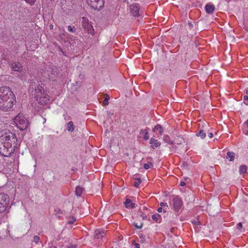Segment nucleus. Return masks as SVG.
<instances>
[{
	"label": "nucleus",
	"instance_id": "f257e3e1",
	"mask_svg": "<svg viewBox=\"0 0 248 248\" xmlns=\"http://www.w3.org/2000/svg\"><path fill=\"white\" fill-rule=\"evenodd\" d=\"M20 144L16 134L8 131L0 136V154L10 157L18 149Z\"/></svg>",
	"mask_w": 248,
	"mask_h": 248
},
{
	"label": "nucleus",
	"instance_id": "f03ea898",
	"mask_svg": "<svg viewBox=\"0 0 248 248\" xmlns=\"http://www.w3.org/2000/svg\"><path fill=\"white\" fill-rule=\"evenodd\" d=\"M16 102L15 94L8 86L0 87V110L4 112L10 111Z\"/></svg>",
	"mask_w": 248,
	"mask_h": 248
},
{
	"label": "nucleus",
	"instance_id": "7ed1b4c3",
	"mask_svg": "<svg viewBox=\"0 0 248 248\" xmlns=\"http://www.w3.org/2000/svg\"><path fill=\"white\" fill-rule=\"evenodd\" d=\"M17 127L21 130H25L29 125V122L22 113H19L15 118Z\"/></svg>",
	"mask_w": 248,
	"mask_h": 248
},
{
	"label": "nucleus",
	"instance_id": "20e7f679",
	"mask_svg": "<svg viewBox=\"0 0 248 248\" xmlns=\"http://www.w3.org/2000/svg\"><path fill=\"white\" fill-rule=\"evenodd\" d=\"M9 202V196L5 193H0V213H2L5 210Z\"/></svg>",
	"mask_w": 248,
	"mask_h": 248
},
{
	"label": "nucleus",
	"instance_id": "39448f33",
	"mask_svg": "<svg viewBox=\"0 0 248 248\" xmlns=\"http://www.w3.org/2000/svg\"><path fill=\"white\" fill-rule=\"evenodd\" d=\"M87 2L93 9L101 10L104 5V0H87Z\"/></svg>",
	"mask_w": 248,
	"mask_h": 248
},
{
	"label": "nucleus",
	"instance_id": "423d86ee",
	"mask_svg": "<svg viewBox=\"0 0 248 248\" xmlns=\"http://www.w3.org/2000/svg\"><path fill=\"white\" fill-rule=\"evenodd\" d=\"M82 26L84 31L88 33L93 34L94 29L93 26L89 22L88 19L86 17H82Z\"/></svg>",
	"mask_w": 248,
	"mask_h": 248
},
{
	"label": "nucleus",
	"instance_id": "0eeeda50",
	"mask_svg": "<svg viewBox=\"0 0 248 248\" xmlns=\"http://www.w3.org/2000/svg\"><path fill=\"white\" fill-rule=\"evenodd\" d=\"M172 205L174 210L178 211L183 205V202L178 196H175L172 200Z\"/></svg>",
	"mask_w": 248,
	"mask_h": 248
},
{
	"label": "nucleus",
	"instance_id": "6e6552de",
	"mask_svg": "<svg viewBox=\"0 0 248 248\" xmlns=\"http://www.w3.org/2000/svg\"><path fill=\"white\" fill-rule=\"evenodd\" d=\"M48 95L45 93L44 90L41 86L38 85L37 87L35 88V98L38 100L39 98H42L43 96Z\"/></svg>",
	"mask_w": 248,
	"mask_h": 248
},
{
	"label": "nucleus",
	"instance_id": "1a4fd4ad",
	"mask_svg": "<svg viewBox=\"0 0 248 248\" xmlns=\"http://www.w3.org/2000/svg\"><path fill=\"white\" fill-rule=\"evenodd\" d=\"M220 206L219 204L215 206H212L210 205L208 207V211L209 212V215L212 217H215L218 215V212L220 211Z\"/></svg>",
	"mask_w": 248,
	"mask_h": 248
},
{
	"label": "nucleus",
	"instance_id": "9d476101",
	"mask_svg": "<svg viewBox=\"0 0 248 248\" xmlns=\"http://www.w3.org/2000/svg\"><path fill=\"white\" fill-rule=\"evenodd\" d=\"M139 9L140 8L137 4H132L130 6V12L134 16H140Z\"/></svg>",
	"mask_w": 248,
	"mask_h": 248
},
{
	"label": "nucleus",
	"instance_id": "9b49d317",
	"mask_svg": "<svg viewBox=\"0 0 248 248\" xmlns=\"http://www.w3.org/2000/svg\"><path fill=\"white\" fill-rule=\"evenodd\" d=\"M105 235V231L101 229L95 231L94 236L96 239L103 238Z\"/></svg>",
	"mask_w": 248,
	"mask_h": 248
},
{
	"label": "nucleus",
	"instance_id": "f8f14e48",
	"mask_svg": "<svg viewBox=\"0 0 248 248\" xmlns=\"http://www.w3.org/2000/svg\"><path fill=\"white\" fill-rule=\"evenodd\" d=\"M11 68L15 71L20 72L22 71V65L19 62H13L11 65Z\"/></svg>",
	"mask_w": 248,
	"mask_h": 248
},
{
	"label": "nucleus",
	"instance_id": "ddd939ff",
	"mask_svg": "<svg viewBox=\"0 0 248 248\" xmlns=\"http://www.w3.org/2000/svg\"><path fill=\"white\" fill-rule=\"evenodd\" d=\"M48 95L43 96L42 98H39L38 100H36V101L38 102L39 104L42 105H45L48 103Z\"/></svg>",
	"mask_w": 248,
	"mask_h": 248
},
{
	"label": "nucleus",
	"instance_id": "4468645a",
	"mask_svg": "<svg viewBox=\"0 0 248 248\" xmlns=\"http://www.w3.org/2000/svg\"><path fill=\"white\" fill-rule=\"evenodd\" d=\"M150 143L152 144L151 145V147L154 149H155V148L158 147L161 144L160 142H158L157 140H156L153 138H152L150 139Z\"/></svg>",
	"mask_w": 248,
	"mask_h": 248
},
{
	"label": "nucleus",
	"instance_id": "2eb2a0df",
	"mask_svg": "<svg viewBox=\"0 0 248 248\" xmlns=\"http://www.w3.org/2000/svg\"><path fill=\"white\" fill-rule=\"evenodd\" d=\"M125 207L126 208H133L135 207V204L132 202L131 200L129 199H126L125 202H124Z\"/></svg>",
	"mask_w": 248,
	"mask_h": 248
},
{
	"label": "nucleus",
	"instance_id": "dca6fc26",
	"mask_svg": "<svg viewBox=\"0 0 248 248\" xmlns=\"http://www.w3.org/2000/svg\"><path fill=\"white\" fill-rule=\"evenodd\" d=\"M205 9L208 14H212L215 11V7L214 5L208 3L206 5Z\"/></svg>",
	"mask_w": 248,
	"mask_h": 248
},
{
	"label": "nucleus",
	"instance_id": "f3484780",
	"mask_svg": "<svg viewBox=\"0 0 248 248\" xmlns=\"http://www.w3.org/2000/svg\"><path fill=\"white\" fill-rule=\"evenodd\" d=\"M47 75L49 78H53L56 76V72L52 68H49L47 70Z\"/></svg>",
	"mask_w": 248,
	"mask_h": 248
},
{
	"label": "nucleus",
	"instance_id": "a211bd4d",
	"mask_svg": "<svg viewBox=\"0 0 248 248\" xmlns=\"http://www.w3.org/2000/svg\"><path fill=\"white\" fill-rule=\"evenodd\" d=\"M75 126L72 121H70L67 124V130L68 131L73 132L74 130Z\"/></svg>",
	"mask_w": 248,
	"mask_h": 248
},
{
	"label": "nucleus",
	"instance_id": "6ab92c4d",
	"mask_svg": "<svg viewBox=\"0 0 248 248\" xmlns=\"http://www.w3.org/2000/svg\"><path fill=\"white\" fill-rule=\"evenodd\" d=\"M156 215L158 216V217H160V215L159 214H158L157 213L153 214L151 212L149 213L147 215L145 213H142V215H141L140 216L141 217H147V216H148V217H156Z\"/></svg>",
	"mask_w": 248,
	"mask_h": 248
},
{
	"label": "nucleus",
	"instance_id": "aec40b11",
	"mask_svg": "<svg viewBox=\"0 0 248 248\" xmlns=\"http://www.w3.org/2000/svg\"><path fill=\"white\" fill-rule=\"evenodd\" d=\"M140 134L143 136V139L145 140L149 138L147 129H142L140 131Z\"/></svg>",
	"mask_w": 248,
	"mask_h": 248
},
{
	"label": "nucleus",
	"instance_id": "412c9836",
	"mask_svg": "<svg viewBox=\"0 0 248 248\" xmlns=\"http://www.w3.org/2000/svg\"><path fill=\"white\" fill-rule=\"evenodd\" d=\"M84 190V188L80 187V186H77L76 188V194L78 196H80Z\"/></svg>",
	"mask_w": 248,
	"mask_h": 248
},
{
	"label": "nucleus",
	"instance_id": "4be33fe9",
	"mask_svg": "<svg viewBox=\"0 0 248 248\" xmlns=\"http://www.w3.org/2000/svg\"><path fill=\"white\" fill-rule=\"evenodd\" d=\"M247 166L246 165H241L239 167V172L241 174L247 173Z\"/></svg>",
	"mask_w": 248,
	"mask_h": 248
},
{
	"label": "nucleus",
	"instance_id": "5701e85b",
	"mask_svg": "<svg viewBox=\"0 0 248 248\" xmlns=\"http://www.w3.org/2000/svg\"><path fill=\"white\" fill-rule=\"evenodd\" d=\"M235 154L232 152H228L227 153L226 158H228L230 157V161H232L234 160Z\"/></svg>",
	"mask_w": 248,
	"mask_h": 248
},
{
	"label": "nucleus",
	"instance_id": "b1692460",
	"mask_svg": "<svg viewBox=\"0 0 248 248\" xmlns=\"http://www.w3.org/2000/svg\"><path fill=\"white\" fill-rule=\"evenodd\" d=\"M196 136L201 137L202 139H203L206 137V134L203 132V130H200V131L196 134Z\"/></svg>",
	"mask_w": 248,
	"mask_h": 248
},
{
	"label": "nucleus",
	"instance_id": "393cba45",
	"mask_svg": "<svg viewBox=\"0 0 248 248\" xmlns=\"http://www.w3.org/2000/svg\"><path fill=\"white\" fill-rule=\"evenodd\" d=\"M163 140L166 143H169L170 144H173V141L170 140V137L168 136H167V135L165 136L164 137Z\"/></svg>",
	"mask_w": 248,
	"mask_h": 248
},
{
	"label": "nucleus",
	"instance_id": "a878e982",
	"mask_svg": "<svg viewBox=\"0 0 248 248\" xmlns=\"http://www.w3.org/2000/svg\"><path fill=\"white\" fill-rule=\"evenodd\" d=\"M175 141L177 144H181L183 142L185 143L184 139L180 136H178L176 138Z\"/></svg>",
	"mask_w": 248,
	"mask_h": 248
},
{
	"label": "nucleus",
	"instance_id": "bb28decb",
	"mask_svg": "<svg viewBox=\"0 0 248 248\" xmlns=\"http://www.w3.org/2000/svg\"><path fill=\"white\" fill-rule=\"evenodd\" d=\"M104 97L105 100L103 102V105L104 106H106L108 104V100L109 99V96L108 94L106 93L104 94Z\"/></svg>",
	"mask_w": 248,
	"mask_h": 248
},
{
	"label": "nucleus",
	"instance_id": "cd10ccee",
	"mask_svg": "<svg viewBox=\"0 0 248 248\" xmlns=\"http://www.w3.org/2000/svg\"><path fill=\"white\" fill-rule=\"evenodd\" d=\"M158 129H160L159 130V133L160 135H162V133L163 132V131L162 130H161V126L160 124H157L156 125L155 127L153 129V131H155V130H157Z\"/></svg>",
	"mask_w": 248,
	"mask_h": 248
},
{
	"label": "nucleus",
	"instance_id": "c85d7f7f",
	"mask_svg": "<svg viewBox=\"0 0 248 248\" xmlns=\"http://www.w3.org/2000/svg\"><path fill=\"white\" fill-rule=\"evenodd\" d=\"M136 179L137 180V181L134 183V186L135 187L138 188L139 186V185L141 183V180L140 178H136Z\"/></svg>",
	"mask_w": 248,
	"mask_h": 248
},
{
	"label": "nucleus",
	"instance_id": "c756f323",
	"mask_svg": "<svg viewBox=\"0 0 248 248\" xmlns=\"http://www.w3.org/2000/svg\"><path fill=\"white\" fill-rule=\"evenodd\" d=\"M153 166V164L151 162H148V163L144 164L143 168L144 169L147 170L149 168H150L151 166Z\"/></svg>",
	"mask_w": 248,
	"mask_h": 248
},
{
	"label": "nucleus",
	"instance_id": "7c9ffc66",
	"mask_svg": "<svg viewBox=\"0 0 248 248\" xmlns=\"http://www.w3.org/2000/svg\"><path fill=\"white\" fill-rule=\"evenodd\" d=\"M191 223L194 225H199L200 221L198 219V218H194L191 221Z\"/></svg>",
	"mask_w": 248,
	"mask_h": 248
},
{
	"label": "nucleus",
	"instance_id": "2f4dec72",
	"mask_svg": "<svg viewBox=\"0 0 248 248\" xmlns=\"http://www.w3.org/2000/svg\"><path fill=\"white\" fill-rule=\"evenodd\" d=\"M68 31L69 32H74L76 31V29L74 27H72L71 26H68Z\"/></svg>",
	"mask_w": 248,
	"mask_h": 248
},
{
	"label": "nucleus",
	"instance_id": "473e14b6",
	"mask_svg": "<svg viewBox=\"0 0 248 248\" xmlns=\"http://www.w3.org/2000/svg\"><path fill=\"white\" fill-rule=\"evenodd\" d=\"M134 226L138 229H140L142 226V223L140 222L139 224L137 223L134 222Z\"/></svg>",
	"mask_w": 248,
	"mask_h": 248
},
{
	"label": "nucleus",
	"instance_id": "72a5a7b5",
	"mask_svg": "<svg viewBox=\"0 0 248 248\" xmlns=\"http://www.w3.org/2000/svg\"><path fill=\"white\" fill-rule=\"evenodd\" d=\"M162 211H163V212L164 213H166V212H167V209H166L164 208V209H163L162 207H160L158 208V209H157V211H158L159 213L161 212H162Z\"/></svg>",
	"mask_w": 248,
	"mask_h": 248
},
{
	"label": "nucleus",
	"instance_id": "f704fd0d",
	"mask_svg": "<svg viewBox=\"0 0 248 248\" xmlns=\"http://www.w3.org/2000/svg\"><path fill=\"white\" fill-rule=\"evenodd\" d=\"M39 240H40V238L38 236L36 235V236H34L33 241L35 243H37L39 242Z\"/></svg>",
	"mask_w": 248,
	"mask_h": 248
},
{
	"label": "nucleus",
	"instance_id": "c9c22d12",
	"mask_svg": "<svg viewBox=\"0 0 248 248\" xmlns=\"http://www.w3.org/2000/svg\"><path fill=\"white\" fill-rule=\"evenodd\" d=\"M27 2L29 3L31 5H32L34 3V1L35 0H25Z\"/></svg>",
	"mask_w": 248,
	"mask_h": 248
},
{
	"label": "nucleus",
	"instance_id": "e433bc0d",
	"mask_svg": "<svg viewBox=\"0 0 248 248\" xmlns=\"http://www.w3.org/2000/svg\"><path fill=\"white\" fill-rule=\"evenodd\" d=\"M188 166V163L186 161H184L183 163H182V167H183L184 168H186Z\"/></svg>",
	"mask_w": 248,
	"mask_h": 248
},
{
	"label": "nucleus",
	"instance_id": "4c0bfd02",
	"mask_svg": "<svg viewBox=\"0 0 248 248\" xmlns=\"http://www.w3.org/2000/svg\"><path fill=\"white\" fill-rule=\"evenodd\" d=\"M160 205L161 206V207H165V206L168 207V204L166 202H161L160 204Z\"/></svg>",
	"mask_w": 248,
	"mask_h": 248
},
{
	"label": "nucleus",
	"instance_id": "58836bf2",
	"mask_svg": "<svg viewBox=\"0 0 248 248\" xmlns=\"http://www.w3.org/2000/svg\"><path fill=\"white\" fill-rule=\"evenodd\" d=\"M76 221V218H72V219L68 221V224H71L74 223Z\"/></svg>",
	"mask_w": 248,
	"mask_h": 248
},
{
	"label": "nucleus",
	"instance_id": "ea45409f",
	"mask_svg": "<svg viewBox=\"0 0 248 248\" xmlns=\"http://www.w3.org/2000/svg\"><path fill=\"white\" fill-rule=\"evenodd\" d=\"M237 229L238 230H241L242 228V223H239L238 224H237Z\"/></svg>",
	"mask_w": 248,
	"mask_h": 248
},
{
	"label": "nucleus",
	"instance_id": "a19ab883",
	"mask_svg": "<svg viewBox=\"0 0 248 248\" xmlns=\"http://www.w3.org/2000/svg\"><path fill=\"white\" fill-rule=\"evenodd\" d=\"M134 248H140V244L138 243L135 244Z\"/></svg>",
	"mask_w": 248,
	"mask_h": 248
},
{
	"label": "nucleus",
	"instance_id": "79ce46f5",
	"mask_svg": "<svg viewBox=\"0 0 248 248\" xmlns=\"http://www.w3.org/2000/svg\"><path fill=\"white\" fill-rule=\"evenodd\" d=\"M185 185H186V183H185V182H184V181H181V182H180V186H185Z\"/></svg>",
	"mask_w": 248,
	"mask_h": 248
},
{
	"label": "nucleus",
	"instance_id": "37998d69",
	"mask_svg": "<svg viewBox=\"0 0 248 248\" xmlns=\"http://www.w3.org/2000/svg\"><path fill=\"white\" fill-rule=\"evenodd\" d=\"M244 126H248V120H247L243 124Z\"/></svg>",
	"mask_w": 248,
	"mask_h": 248
},
{
	"label": "nucleus",
	"instance_id": "c03bdc74",
	"mask_svg": "<svg viewBox=\"0 0 248 248\" xmlns=\"http://www.w3.org/2000/svg\"><path fill=\"white\" fill-rule=\"evenodd\" d=\"M208 136L209 138H211L213 137V134L212 133H210L208 134Z\"/></svg>",
	"mask_w": 248,
	"mask_h": 248
},
{
	"label": "nucleus",
	"instance_id": "a18cd8bd",
	"mask_svg": "<svg viewBox=\"0 0 248 248\" xmlns=\"http://www.w3.org/2000/svg\"><path fill=\"white\" fill-rule=\"evenodd\" d=\"M244 100L248 101V95H245L244 97Z\"/></svg>",
	"mask_w": 248,
	"mask_h": 248
},
{
	"label": "nucleus",
	"instance_id": "49530a36",
	"mask_svg": "<svg viewBox=\"0 0 248 248\" xmlns=\"http://www.w3.org/2000/svg\"><path fill=\"white\" fill-rule=\"evenodd\" d=\"M188 25L191 28H193V24L191 22H189Z\"/></svg>",
	"mask_w": 248,
	"mask_h": 248
},
{
	"label": "nucleus",
	"instance_id": "de8ad7c7",
	"mask_svg": "<svg viewBox=\"0 0 248 248\" xmlns=\"http://www.w3.org/2000/svg\"><path fill=\"white\" fill-rule=\"evenodd\" d=\"M69 248H76L74 246H71V247H69Z\"/></svg>",
	"mask_w": 248,
	"mask_h": 248
},
{
	"label": "nucleus",
	"instance_id": "09e8293b",
	"mask_svg": "<svg viewBox=\"0 0 248 248\" xmlns=\"http://www.w3.org/2000/svg\"><path fill=\"white\" fill-rule=\"evenodd\" d=\"M246 135H248V130L245 133Z\"/></svg>",
	"mask_w": 248,
	"mask_h": 248
},
{
	"label": "nucleus",
	"instance_id": "8fccbe9b",
	"mask_svg": "<svg viewBox=\"0 0 248 248\" xmlns=\"http://www.w3.org/2000/svg\"><path fill=\"white\" fill-rule=\"evenodd\" d=\"M153 218V219H155V220H156V221H157V217H155V218Z\"/></svg>",
	"mask_w": 248,
	"mask_h": 248
},
{
	"label": "nucleus",
	"instance_id": "3c124183",
	"mask_svg": "<svg viewBox=\"0 0 248 248\" xmlns=\"http://www.w3.org/2000/svg\"><path fill=\"white\" fill-rule=\"evenodd\" d=\"M50 29H52V28H53V26H52V25H50Z\"/></svg>",
	"mask_w": 248,
	"mask_h": 248
},
{
	"label": "nucleus",
	"instance_id": "603ef678",
	"mask_svg": "<svg viewBox=\"0 0 248 248\" xmlns=\"http://www.w3.org/2000/svg\"><path fill=\"white\" fill-rule=\"evenodd\" d=\"M246 93L248 94V90L246 91Z\"/></svg>",
	"mask_w": 248,
	"mask_h": 248
},
{
	"label": "nucleus",
	"instance_id": "864d4df0",
	"mask_svg": "<svg viewBox=\"0 0 248 248\" xmlns=\"http://www.w3.org/2000/svg\"><path fill=\"white\" fill-rule=\"evenodd\" d=\"M108 114H110V112H108Z\"/></svg>",
	"mask_w": 248,
	"mask_h": 248
}]
</instances>
